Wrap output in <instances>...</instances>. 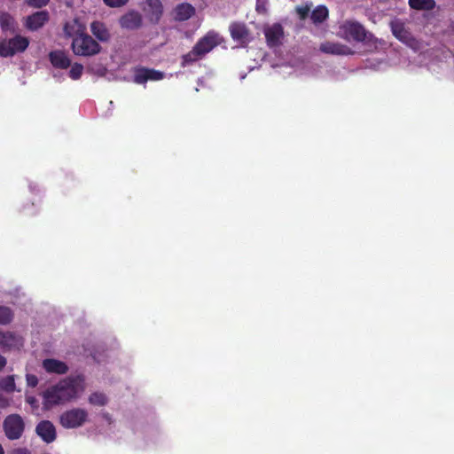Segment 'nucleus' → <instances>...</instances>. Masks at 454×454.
<instances>
[{
	"mask_svg": "<svg viewBox=\"0 0 454 454\" xmlns=\"http://www.w3.org/2000/svg\"><path fill=\"white\" fill-rule=\"evenodd\" d=\"M150 8V20L158 22L162 15L163 8L160 0H147Z\"/></svg>",
	"mask_w": 454,
	"mask_h": 454,
	"instance_id": "b1692460",
	"label": "nucleus"
},
{
	"mask_svg": "<svg viewBox=\"0 0 454 454\" xmlns=\"http://www.w3.org/2000/svg\"><path fill=\"white\" fill-rule=\"evenodd\" d=\"M63 30L67 37L74 39L85 34V26L78 19H73L65 23Z\"/></svg>",
	"mask_w": 454,
	"mask_h": 454,
	"instance_id": "6ab92c4d",
	"label": "nucleus"
},
{
	"mask_svg": "<svg viewBox=\"0 0 454 454\" xmlns=\"http://www.w3.org/2000/svg\"><path fill=\"white\" fill-rule=\"evenodd\" d=\"M90 403L97 406H104L107 403V397L100 392H94L89 397Z\"/></svg>",
	"mask_w": 454,
	"mask_h": 454,
	"instance_id": "cd10ccee",
	"label": "nucleus"
},
{
	"mask_svg": "<svg viewBox=\"0 0 454 454\" xmlns=\"http://www.w3.org/2000/svg\"><path fill=\"white\" fill-rule=\"evenodd\" d=\"M27 384L31 387H35L38 384V379L34 374H27L26 375Z\"/></svg>",
	"mask_w": 454,
	"mask_h": 454,
	"instance_id": "f704fd0d",
	"label": "nucleus"
},
{
	"mask_svg": "<svg viewBox=\"0 0 454 454\" xmlns=\"http://www.w3.org/2000/svg\"><path fill=\"white\" fill-rule=\"evenodd\" d=\"M6 365V359L4 356L0 355V371Z\"/></svg>",
	"mask_w": 454,
	"mask_h": 454,
	"instance_id": "58836bf2",
	"label": "nucleus"
},
{
	"mask_svg": "<svg viewBox=\"0 0 454 454\" xmlns=\"http://www.w3.org/2000/svg\"><path fill=\"white\" fill-rule=\"evenodd\" d=\"M319 50L326 54L332 55H351L354 51L348 46L340 43L326 41L320 44Z\"/></svg>",
	"mask_w": 454,
	"mask_h": 454,
	"instance_id": "4468645a",
	"label": "nucleus"
},
{
	"mask_svg": "<svg viewBox=\"0 0 454 454\" xmlns=\"http://www.w3.org/2000/svg\"><path fill=\"white\" fill-rule=\"evenodd\" d=\"M28 45V38L20 35L10 39L0 40V56L3 58L12 57L25 51Z\"/></svg>",
	"mask_w": 454,
	"mask_h": 454,
	"instance_id": "39448f33",
	"label": "nucleus"
},
{
	"mask_svg": "<svg viewBox=\"0 0 454 454\" xmlns=\"http://www.w3.org/2000/svg\"><path fill=\"white\" fill-rule=\"evenodd\" d=\"M408 3L411 9L418 11H431L436 5L434 0H409Z\"/></svg>",
	"mask_w": 454,
	"mask_h": 454,
	"instance_id": "393cba45",
	"label": "nucleus"
},
{
	"mask_svg": "<svg viewBox=\"0 0 454 454\" xmlns=\"http://www.w3.org/2000/svg\"><path fill=\"white\" fill-rule=\"evenodd\" d=\"M90 31L101 42H107L111 37L106 24L101 21H93L90 24Z\"/></svg>",
	"mask_w": 454,
	"mask_h": 454,
	"instance_id": "4be33fe9",
	"label": "nucleus"
},
{
	"mask_svg": "<svg viewBox=\"0 0 454 454\" xmlns=\"http://www.w3.org/2000/svg\"><path fill=\"white\" fill-rule=\"evenodd\" d=\"M133 82L137 84H144L148 81H160L165 77L161 71L145 67H136L133 69Z\"/></svg>",
	"mask_w": 454,
	"mask_h": 454,
	"instance_id": "6e6552de",
	"label": "nucleus"
},
{
	"mask_svg": "<svg viewBox=\"0 0 454 454\" xmlns=\"http://www.w3.org/2000/svg\"><path fill=\"white\" fill-rule=\"evenodd\" d=\"M25 3L29 7L41 9L46 6L50 3V0H25Z\"/></svg>",
	"mask_w": 454,
	"mask_h": 454,
	"instance_id": "7c9ffc66",
	"label": "nucleus"
},
{
	"mask_svg": "<svg viewBox=\"0 0 454 454\" xmlns=\"http://www.w3.org/2000/svg\"><path fill=\"white\" fill-rule=\"evenodd\" d=\"M0 346L9 349L19 348L22 346V340L11 332H0Z\"/></svg>",
	"mask_w": 454,
	"mask_h": 454,
	"instance_id": "aec40b11",
	"label": "nucleus"
},
{
	"mask_svg": "<svg viewBox=\"0 0 454 454\" xmlns=\"http://www.w3.org/2000/svg\"><path fill=\"white\" fill-rule=\"evenodd\" d=\"M43 368L48 373L66 374L68 372V366L66 363L54 358L44 359Z\"/></svg>",
	"mask_w": 454,
	"mask_h": 454,
	"instance_id": "a211bd4d",
	"label": "nucleus"
},
{
	"mask_svg": "<svg viewBox=\"0 0 454 454\" xmlns=\"http://www.w3.org/2000/svg\"><path fill=\"white\" fill-rule=\"evenodd\" d=\"M104 4L111 8H118L124 6L129 0H103Z\"/></svg>",
	"mask_w": 454,
	"mask_h": 454,
	"instance_id": "473e14b6",
	"label": "nucleus"
},
{
	"mask_svg": "<svg viewBox=\"0 0 454 454\" xmlns=\"http://www.w3.org/2000/svg\"><path fill=\"white\" fill-rule=\"evenodd\" d=\"M342 36L347 40L356 42L371 41L372 35L365 30L364 26L357 21L346 20L340 27Z\"/></svg>",
	"mask_w": 454,
	"mask_h": 454,
	"instance_id": "20e7f679",
	"label": "nucleus"
},
{
	"mask_svg": "<svg viewBox=\"0 0 454 454\" xmlns=\"http://www.w3.org/2000/svg\"><path fill=\"white\" fill-rule=\"evenodd\" d=\"M143 19L141 14L137 11H129L123 14L120 20V26L128 30H135L142 26Z\"/></svg>",
	"mask_w": 454,
	"mask_h": 454,
	"instance_id": "f8f14e48",
	"label": "nucleus"
},
{
	"mask_svg": "<svg viewBox=\"0 0 454 454\" xmlns=\"http://www.w3.org/2000/svg\"><path fill=\"white\" fill-rule=\"evenodd\" d=\"M390 27L395 38L403 43H408L411 40V34L405 27V24L401 20L395 19L390 22Z\"/></svg>",
	"mask_w": 454,
	"mask_h": 454,
	"instance_id": "f3484780",
	"label": "nucleus"
},
{
	"mask_svg": "<svg viewBox=\"0 0 454 454\" xmlns=\"http://www.w3.org/2000/svg\"><path fill=\"white\" fill-rule=\"evenodd\" d=\"M35 432L47 443H51L56 439L55 427L49 420L39 422L35 427Z\"/></svg>",
	"mask_w": 454,
	"mask_h": 454,
	"instance_id": "2eb2a0df",
	"label": "nucleus"
},
{
	"mask_svg": "<svg viewBox=\"0 0 454 454\" xmlns=\"http://www.w3.org/2000/svg\"><path fill=\"white\" fill-rule=\"evenodd\" d=\"M3 428L9 440H18L25 431V422L20 414H10L4 419Z\"/></svg>",
	"mask_w": 454,
	"mask_h": 454,
	"instance_id": "423d86ee",
	"label": "nucleus"
},
{
	"mask_svg": "<svg viewBox=\"0 0 454 454\" xmlns=\"http://www.w3.org/2000/svg\"><path fill=\"white\" fill-rule=\"evenodd\" d=\"M310 18L315 24L322 23L328 18V9L325 5H318L312 11Z\"/></svg>",
	"mask_w": 454,
	"mask_h": 454,
	"instance_id": "a878e982",
	"label": "nucleus"
},
{
	"mask_svg": "<svg viewBox=\"0 0 454 454\" xmlns=\"http://www.w3.org/2000/svg\"><path fill=\"white\" fill-rule=\"evenodd\" d=\"M71 48L75 55L82 57L95 56L101 51L99 43L86 33L74 37Z\"/></svg>",
	"mask_w": 454,
	"mask_h": 454,
	"instance_id": "f03ea898",
	"label": "nucleus"
},
{
	"mask_svg": "<svg viewBox=\"0 0 454 454\" xmlns=\"http://www.w3.org/2000/svg\"><path fill=\"white\" fill-rule=\"evenodd\" d=\"M12 454H30V452L27 449H18Z\"/></svg>",
	"mask_w": 454,
	"mask_h": 454,
	"instance_id": "4c0bfd02",
	"label": "nucleus"
},
{
	"mask_svg": "<svg viewBox=\"0 0 454 454\" xmlns=\"http://www.w3.org/2000/svg\"><path fill=\"white\" fill-rule=\"evenodd\" d=\"M229 31L233 41L246 47L252 40L251 33L247 26L243 22H232L229 27Z\"/></svg>",
	"mask_w": 454,
	"mask_h": 454,
	"instance_id": "1a4fd4ad",
	"label": "nucleus"
},
{
	"mask_svg": "<svg viewBox=\"0 0 454 454\" xmlns=\"http://www.w3.org/2000/svg\"><path fill=\"white\" fill-rule=\"evenodd\" d=\"M268 3V0H256V5L255 10L258 13H264L266 12V4Z\"/></svg>",
	"mask_w": 454,
	"mask_h": 454,
	"instance_id": "72a5a7b5",
	"label": "nucleus"
},
{
	"mask_svg": "<svg viewBox=\"0 0 454 454\" xmlns=\"http://www.w3.org/2000/svg\"><path fill=\"white\" fill-rule=\"evenodd\" d=\"M12 399L0 394V408L5 409L11 405Z\"/></svg>",
	"mask_w": 454,
	"mask_h": 454,
	"instance_id": "e433bc0d",
	"label": "nucleus"
},
{
	"mask_svg": "<svg viewBox=\"0 0 454 454\" xmlns=\"http://www.w3.org/2000/svg\"><path fill=\"white\" fill-rule=\"evenodd\" d=\"M57 386L64 402L76 398L84 390V378L81 375L59 380Z\"/></svg>",
	"mask_w": 454,
	"mask_h": 454,
	"instance_id": "7ed1b4c3",
	"label": "nucleus"
},
{
	"mask_svg": "<svg viewBox=\"0 0 454 454\" xmlns=\"http://www.w3.org/2000/svg\"><path fill=\"white\" fill-rule=\"evenodd\" d=\"M49 60L53 67L58 69H67L71 66L70 58L61 50L51 51L49 53Z\"/></svg>",
	"mask_w": 454,
	"mask_h": 454,
	"instance_id": "dca6fc26",
	"label": "nucleus"
},
{
	"mask_svg": "<svg viewBox=\"0 0 454 454\" xmlns=\"http://www.w3.org/2000/svg\"><path fill=\"white\" fill-rule=\"evenodd\" d=\"M264 35L268 46L277 47L281 44V40L284 37V28L280 24L276 23L264 30Z\"/></svg>",
	"mask_w": 454,
	"mask_h": 454,
	"instance_id": "ddd939ff",
	"label": "nucleus"
},
{
	"mask_svg": "<svg viewBox=\"0 0 454 454\" xmlns=\"http://www.w3.org/2000/svg\"><path fill=\"white\" fill-rule=\"evenodd\" d=\"M26 402L32 407V409L36 410L39 408V403L35 396L27 395Z\"/></svg>",
	"mask_w": 454,
	"mask_h": 454,
	"instance_id": "c9c22d12",
	"label": "nucleus"
},
{
	"mask_svg": "<svg viewBox=\"0 0 454 454\" xmlns=\"http://www.w3.org/2000/svg\"><path fill=\"white\" fill-rule=\"evenodd\" d=\"M295 11L300 20H304L309 16L310 7L308 5H300L295 8Z\"/></svg>",
	"mask_w": 454,
	"mask_h": 454,
	"instance_id": "2f4dec72",
	"label": "nucleus"
},
{
	"mask_svg": "<svg viewBox=\"0 0 454 454\" xmlns=\"http://www.w3.org/2000/svg\"><path fill=\"white\" fill-rule=\"evenodd\" d=\"M175 19L178 21H185L195 13V8L188 3H182L176 5L174 10Z\"/></svg>",
	"mask_w": 454,
	"mask_h": 454,
	"instance_id": "412c9836",
	"label": "nucleus"
},
{
	"mask_svg": "<svg viewBox=\"0 0 454 454\" xmlns=\"http://www.w3.org/2000/svg\"><path fill=\"white\" fill-rule=\"evenodd\" d=\"M223 42V38L218 32L215 30L208 31L204 36L198 40L188 53L182 56V67H186L202 59Z\"/></svg>",
	"mask_w": 454,
	"mask_h": 454,
	"instance_id": "f257e3e1",
	"label": "nucleus"
},
{
	"mask_svg": "<svg viewBox=\"0 0 454 454\" xmlns=\"http://www.w3.org/2000/svg\"><path fill=\"white\" fill-rule=\"evenodd\" d=\"M88 412L84 409L74 408L60 415L59 422L65 428H76L87 420Z\"/></svg>",
	"mask_w": 454,
	"mask_h": 454,
	"instance_id": "0eeeda50",
	"label": "nucleus"
},
{
	"mask_svg": "<svg viewBox=\"0 0 454 454\" xmlns=\"http://www.w3.org/2000/svg\"><path fill=\"white\" fill-rule=\"evenodd\" d=\"M0 388L7 393L15 391V380L13 375H9L0 380Z\"/></svg>",
	"mask_w": 454,
	"mask_h": 454,
	"instance_id": "bb28decb",
	"label": "nucleus"
},
{
	"mask_svg": "<svg viewBox=\"0 0 454 454\" xmlns=\"http://www.w3.org/2000/svg\"><path fill=\"white\" fill-rule=\"evenodd\" d=\"M42 396L43 405L45 410H50L56 405L65 403L57 384L43 391Z\"/></svg>",
	"mask_w": 454,
	"mask_h": 454,
	"instance_id": "9b49d317",
	"label": "nucleus"
},
{
	"mask_svg": "<svg viewBox=\"0 0 454 454\" xmlns=\"http://www.w3.org/2000/svg\"><path fill=\"white\" fill-rule=\"evenodd\" d=\"M50 20L48 11H38L25 19L24 26L29 31H37L42 28Z\"/></svg>",
	"mask_w": 454,
	"mask_h": 454,
	"instance_id": "9d476101",
	"label": "nucleus"
},
{
	"mask_svg": "<svg viewBox=\"0 0 454 454\" xmlns=\"http://www.w3.org/2000/svg\"><path fill=\"white\" fill-rule=\"evenodd\" d=\"M71 69L69 70V77L72 80H78L81 78L82 72H83V66L79 63H74V65L70 66Z\"/></svg>",
	"mask_w": 454,
	"mask_h": 454,
	"instance_id": "c756f323",
	"label": "nucleus"
},
{
	"mask_svg": "<svg viewBox=\"0 0 454 454\" xmlns=\"http://www.w3.org/2000/svg\"><path fill=\"white\" fill-rule=\"evenodd\" d=\"M0 27L3 31L14 33L17 27V22L10 13L0 11Z\"/></svg>",
	"mask_w": 454,
	"mask_h": 454,
	"instance_id": "5701e85b",
	"label": "nucleus"
},
{
	"mask_svg": "<svg viewBox=\"0 0 454 454\" xmlns=\"http://www.w3.org/2000/svg\"><path fill=\"white\" fill-rule=\"evenodd\" d=\"M12 319V312L10 308L0 306V325L9 324Z\"/></svg>",
	"mask_w": 454,
	"mask_h": 454,
	"instance_id": "c85d7f7f",
	"label": "nucleus"
}]
</instances>
